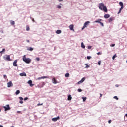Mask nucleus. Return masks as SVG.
Here are the masks:
<instances>
[{"label":"nucleus","mask_w":127,"mask_h":127,"mask_svg":"<svg viewBox=\"0 0 127 127\" xmlns=\"http://www.w3.org/2000/svg\"><path fill=\"white\" fill-rule=\"evenodd\" d=\"M99 9L101 10H104L105 12H108V9L107 7L104 5L103 3H101L99 4Z\"/></svg>","instance_id":"1"},{"label":"nucleus","mask_w":127,"mask_h":127,"mask_svg":"<svg viewBox=\"0 0 127 127\" xmlns=\"http://www.w3.org/2000/svg\"><path fill=\"white\" fill-rule=\"evenodd\" d=\"M23 61H24V62L26 63H29L31 62V60H30L29 58H26L25 55H24L23 57Z\"/></svg>","instance_id":"2"},{"label":"nucleus","mask_w":127,"mask_h":127,"mask_svg":"<svg viewBox=\"0 0 127 127\" xmlns=\"http://www.w3.org/2000/svg\"><path fill=\"white\" fill-rule=\"evenodd\" d=\"M120 6H121L119 9V11L117 13L118 14H120V13L122 11V10L124 8V4L122 2H119Z\"/></svg>","instance_id":"3"},{"label":"nucleus","mask_w":127,"mask_h":127,"mask_svg":"<svg viewBox=\"0 0 127 127\" xmlns=\"http://www.w3.org/2000/svg\"><path fill=\"white\" fill-rule=\"evenodd\" d=\"M89 23H90V21L85 22V23L84 24L83 27L82 28V30H83V29H84L85 28H86V27H88Z\"/></svg>","instance_id":"4"},{"label":"nucleus","mask_w":127,"mask_h":127,"mask_svg":"<svg viewBox=\"0 0 127 127\" xmlns=\"http://www.w3.org/2000/svg\"><path fill=\"white\" fill-rule=\"evenodd\" d=\"M45 85V82H41L38 85V88H43V86Z\"/></svg>","instance_id":"5"},{"label":"nucleus","mask_w":127,"mask_h":127,"mask_svg":"<svg viewBox=\"0 0 127 127\" xmlns=\"http://www.w3.org/2000/svg\"><path fill=\"white\" fill-rule=\"evenodd\" d=\"M3 108H4L5 111L10 110V107H9V105H6L5 106H3Z\"/></svg>","instance_id":"6"},{"label":"nucleus","mask_w":127,"mask_h":127,"mask_svg":"<svg viewBox=\"0 0 127 127\" xmlns=\"http://www.w3.org/2000/svg\"><path fill=\"white\" fill-rule=\"evenodd\" d=\"M5 60L6 61H11V60L10 59V55H6Z\"/></svg>","instance_id":"7"},{"label":"nucleus","mask_w":127,"mask_h":127,"mask_svg":"<svg viewBox=\"0 0 127 127\" xmlns=\"http://www.w3.org/2000/svg\"><path fill=\"white\" fill-rule=\"evenodd\" d=\"M13 86V84L12 83V82L9 81L7 83V87L10 88V87H12Z\"/></svg>","instance_id":"8"},{"label":"nucleus","mask_w":127,"mask_h":127,"mask_svg":"<svg viewBox=\"0 0 127 127\" xmlns=\"http://www.w3.org/2000/svg\"><path fill=\"white\" fill-rule=\"evenodd\" d=\"M17 60H15L13 63V65L14 66V67H17Z\"/></svg>","instance_id":"9"},{"label":"nucleus","mask_w":127,"mask_h":127,"mask_svg":"<svg viewBox=\"0 0 127 127\" xmlns=\"http://www.w3.org/2000/svg\"><path fill=\"white\" fill-rule=\"evenodd\" d=\"M59 119H60V118L58 116L57 117L52 118V121L53 122H56V121H57V120H59Z\"/></svg>","instance_id":"10"},{"label":"nucleus","mask_w":127,"mask_h":127,"mask_svg":"<svg viewBox=\"0 0 127 127\" xmlns=\"http://www.w3.org/2000/svg\"><path fill=\"white\" fill-rule=\"evenodd\" d=\"M69 28L70 29V30H73V31H74L75 30H74V25L71 24L69 26Z\"/></svg>","instance_id":"11"},{"label":"nucleus","mask_w":127,"mask_h":127,"mask_svg":"<svg viewBox=\"0 0 127 127\" xmlns=\"http://www.w3.org/2000/svg\"><path fill=\"white\" fill-rule=\"evenodd\" d=\"M42 79H48V76H42L41 77H38V80H41Z\"/></svg>","instance_id":"12"},{"label":"nucleus","mask_w":127,"mask_h":127,"mask_svg":"<svg viewBox=\"0 0 127 127\" xmlns=\"http://www.w3.org/2000/svg\"><path fill=\"white\" fill-rule=\"evenodd\" d=\"M52 83L53 84H57V81L56 80V79L55 78H53L52 79Z\"/></svg>","instance_id":"13"},{"label":"nucleus","mask_w":127,"mask_h":127,"mask_svg":"<svg viewBox=\"0 0 127 127\" xmlns=\"http://www.w3.org/2000/svg\"><path fill=\"white\" fill-rule=\"evenodd\" d=\"M20 76H21V77H26V73H25V72L20 73Z\"/></svg>","instance_id":"14"},{"label":"nucleus","mask_w":127,"mask_h":127,"mask_svg":"<svg viewBox=\"0 0 127 127\" xmlns=\"http://www.w3.org/2000/svg\"><path fill=\"white\" fill-rule=\"evenodd\" d=\"M104 18L108 19L110 17V15L109 14H106L104 15Z\"/></svg>","instance_id":"15"},{"label":"nucleus","mask_w":127,"mask_h":127,"mask_svg":"<svg viewBox=\"0 0 127 127\" xmlns=\"http://www.w3.org/2000/svg\"><path fill=\"white\" fill-rule=\"evenodd\" d=\"M28 84H29V85H30V87H32V81L29 80L28 81Z\"/></svg>","instance_id":"16"},{"label":"nucleus","mask_w":127,"mask_h":127,"mask_svg":"<svg viewBox=\"0 0 127 127\" xmlns=\"http://www.w3.org/2000/svg\"><path fill=\"white\" fill-rule=\"evenodd\" d=\"M67 100L68 101H71V100H72V96H71V95L68 96Z\"/></svg>","instance_id":"17"},{"label":"nucleus","mask_w":127,"mask_h":127,"mask_svg":"<svg viewBox=\"0 0 127 127\" xmlns=\"http://www.w3.org/2000/svg\"><path fill=\"white\" fill-rule=\"evenodd\" d=\"M57 34H60L61 33V31L60 30H58L56 31Z\"/></svg>","instance_id":"18"},{"label":"nucleus","mask_w":127,"mask_h":127,"mask_svg":"<svg viewBox=\"0 0 127 127\" xmlns=\"http://www.w3.org/2000/svg\"><path fill=\"white\" fill-rule=\"evenodd\" d=\"M81 47L82 48H85L86 46H85V45H84V43H81Z\"/></svg>","instance_id":"19"},{"label":"nucleus","mask_w":127,"mask_h":127,"mask_svg":"<svg viewBox=\"0 0 127 127\" xmlns=\"http://www.w3.org/2000/svg\"><path fill=\"white\" fill-rule=\"evenodd\" d=\"M69 76H70V74L69 73H67L65 74V77H66V78L69 77Z\"/></svg>","instance_id":"20"},{"label":"nucleus","mask_w":127,"mask_h":127,"mask_svg":"<svg viewBox=\"0 0 127 127\" xmlns=\"http://www.w3.org/2000/svg\"><path fill=\"white\" fill-rule=\"evenodd\" d=\"M10 23L11 25H14V24H15V22H14V21H11Z\"/></svg>","instance_id":"21"},{"label":"nucleus","mask_w":127,"mask_h":127,"mask_svg":"<svg viewBox=\"0 0 127 127\" xmlns=\"http://www.w3.org/2000/svg\"><path fill=\"white\" fill-rule=\"evenodd\" d=\"M20 93V91H19V90H17L15 92L16 95H18Z\"/></svg>","instance_id":"22"},{"label":"nucleus","mask_w":127,"mask_h":127,"mask_svg":"<svg viewBox=\"0 0 127 127\" xmlns=\"http://www.w3.org/2000/svg\"><path fill=\"white\" fill-rule=\"evenodd\" d=\"M101 21H102V19H98V20H96L95 22L100 23V22H101Z\"/></svg>","instance_id":"23"},{"label":"nucleus","mask_w":127,"mask_h":127,"mask_svg":"<svg viewBox=\"0 0 127 127\" xmlns=\"http://www.w3.org/2000/svg\"><path fill=\"white\" fill-rule=\"evenodd\" d=\"M109 22H112L113 21V18L110 17L108 20Z\"/></svg>","instance_id":"24"},{"label":"nucleus","mask_w":127,"mask_h":127,"mask_svg":"<svg viewBox=\"0 0 127 127\" xmlns=\"http://www.w3.org/2000/svg\"><path fill=\"white\" fill-rule=\"evenodd\" d=\"M85 80H86V78H85V77H83V78H82L81 79V80L80 81H81V82L82 83H83V82H84V81H85Z\"/></svg>","instance_id":"25"},{"label":"nucleus","mask_w":127,"mask_h":127,"mask_svg":"<svg viewBox=\"0 0 127 127\" xmlns=\"http://www.w3.org/2000/svg\"><path fill=\"white\" fill-rule=\"evenodd\" d=\"M116 57H117V55L115 54L114 56H113V57H112L113 60H114V59H115V58H116Z\"/></svg>","instance_id":"26"},{"label":"nucleus","mask_w":127,"mask_h":127,"mask_svg":"<svg viewBox=\"0 0 127 127\" xmlns=\"http://www.w3.org/2000/svg\"><path fill=\"white\" fill-rule=\"evenodd\" d=\"M85 65H86L85 68H90V66L88 65V64H85Z\"/></svg>","instance_id":"27"},{"label":"nucleus","mask_w":127,"mask_h":127,"mask_svg":"<svg viewBox=\"0 0 127 127\" xmlns=\"http://www.w3.org/2000/svg\"><path fill=\"white\" fill-rule=\"evenodd\" d=\"M83 102H85L86 100H87V97H82Z\"/></svg>","instance_id":"28"},{"label":"nucleus","mask_w":127,"mask_h":127,"mask_svg":"<svg viewBox=\"0 0 127 127\" xmlns=\"http://www.w3.org/2000/svg\"><path fill=\"white\" fill-rule=\"evenodd\" d=\"M28 50H30V51H32V48H31V47L28 48Z\"/></svg>","instance_id":"29"},{"label":"nucleus","mask_w":127,"mask_h":127,"mask_svg":"<svg viewBox=\"0 0 127 127\" xmlns=\"http://www.w3.org/2000/svg\"><path fill=\"white\" fill-rule=\"evenodd\" d=\"M57 8H58L59 9H60V8H61V6L58 5V6H57Z\"/></svg>","instance_id":"30"},{"label":"nucleus","mask_w":127,"mask_h":127,"mask_svg":"<svg viewBox=\"0 0 127 127\" xmlns=\"http://www.w3.org/2000/svg\"><path fill=\"white\" fill-rule=\"evenodd\" d=\"M113 98H114V99H115L116 100H119V98H118L117 96H114Z\"/></svg>","instance_id":"31"},{"label":"nucleus","mask_w":127,"mask_h":127,"mask_svg":"<svg viewBox=\"0 0 127 127\" xmlns=\"http://www.w3.org/2000/svg\"><path fill=\"white\" fill-rule=\"evenodd\" d=\"M91 58H92V57H91V56H87V59H88V60L91 59Z\"/></svg>","instance_id":"32"},{"label":"nucleus","mask_w":127,"mask_h":127,"mask_svg":"<svg viewBox=\"0 0 127 127\" xmlns=\"http://www.w3.org/2000/svg\"><path fill=\"white\" fill-rule=\"evenodd\" d=\"M29 29H30L29 27L27 26L26 27V30H27V31H28L29 30Z\"/></svg>","instance_id":"33"},{"label":"nucleus","mask_w":127,"mask_h":127,"mask_svg":"<svg viewBox=\"0 0 127 127\" xmlns=\"http://www.w3.org/2000/svg\"><path fill=\"white\" fill-rule=\"evenodd\" d=\"M99 23L101 26H104V23H103L102 22H100Z\"/></svg>","instance_id":"34"},{"label":"nucleus","mask_w":127,"mask_h":127,"mask_svg":"<svg viewBox=\"0 0 127 127\" xmlns=\"http://www.w3.org/2000/svg\"><path fill=\"white\" fill-rule=\"evenodd\" d=\"M98 65H99V66L101 65V61H99L98 63Z\"/></svg>","instance_id":"35"},{"label":"nucleus","mask_w":127,"mask_h":127,"mask_svg":"<svg viewBox=\"0 0 127 127\" xmlns=\"http://www.w3.org/2000/svg\"><path fill=\"white\" fill-rule=\"evenodd\" d=\"M42 105H43V103H41V104L38 103V104H37V106H42Z\"/></svg>","instance_id":"36"},{"label":"nucleus","mask_w":127,"mask_h":127,"mask_svg":"<svg viewBox=\"0 0 127 127\" xmlns=\"http://www.w3.org/2000/svg\"><path fill=\"white\" fill-rule=\"evenodd\" d=\"M5 52V49L4 48L2 49V51H1V52H2H2Z\"/></svg>","instance_id":"37"},{"label":"nucleus","mask_w":127,"mask_h":127,"mask_svg":"<svg viewBox=\"0 0 127 127\" xmlns=\"http://www.w3.org/2000/svg\"><path fill=\"white\" fill-rule=\"evenodd\" d=\"M3 77H4V79H6V78H7V76H6V75H4Z\"/></svg>","instance_id":"38"},{"label":"nucleus","mask_w":127,"mask_h":127,"mask_svg":"<svg viewBox=\"0 0 127 127\" xmlns=\"http://www.w3.org/2000/svg\"><path fill=\"white\" fill-rule=\"evenodd\" d=\"M19 99L21 100V101H22V100H23V98H22V97H19Z\"/></svg>","instance_id":"39"},{"label":"nucleus","mask_w":127,"mask_h":127,"mask_svg":"<svg viewBox=\"0 0 127 127\" xmlns=\"http://www.w3.org/2000/svg\"><path fill=\"white\" fill-rule=\"evenodd\" d=\"M36 60H37V61H39V60H40V59H39V58H36Z\"/></svg>","instance_id":"40"},{"label":"nucleus","mask_w":127,"mask_h":127,"mask_svg":"<svg viewBox=\"0 0 127 127\" xmlns=\"http://www.w3.org/2000/svg\"><path fill=\"white\" fill-rule=\"evenodd\" d=\"M78 92H82V89H78Z\"/></svg>","instance_id":"41"},{"label":"nucleus","mask_w":127,"mask_h":127,"mask_svg":"<svg viewBox=\"0 0 127 127\" xmlns=\"http://www.w3.org/2000/svg\"><path fill=\"white\" fill-rule=\"evenodd\" d=\"M24 101H26L27 100H28V97H25L24 99Z\"/></svg>","instance_id":"42"},{"label":"nucleus","mask_w":127,"mask_h":127,"mask_svg":"<svg viewBox=\"0 0 127 127\" xmlns=\"http://www.w3.org/2000/svg\"><path fill=\"white\" fill-rule=\"evenodd\" d=\"M20 104H23V101L22 100H21L19 101Z\"/></svg>","instance_id":"43"},{"label":"nucleus","mask_w":127,"mask_h":127,"mask_svg":"<svg viewBox=\"0 0 127 127\" xmlns=\"http://www.w3.org/2000/svg\"><path fill=\"white\" fill-rule=\"evenodd\" d=\"M82 82H81V81H79L77 84H78V85H80V84H82Z\"/></svg>","instance_id":"44"},{"label":"nucleus","mask_w":127,"mask_h":127,"mask_svg":"<svg viewBox=\"0 0 127 127\" xmlns=\"http://www.w3.org/2000/svg\"><path fill=\"white\" fill-rule=\"evenodd\" d=\"M108 123H109V124H111V123H112V120H109L108 121Z\"/></svg>","instance_id":"45"},{"label":"nucleus","mask_w":127,"mask_h":127,"mask_svg":"<svg viewBox=\"0 0 127 127\" xmlns=\"http://www.w3.org/2000/svg\"><path fill=\"white\" fill-rule=\"evenodd\" d=\"M88 49H91V48H92V47L91 46H89L88 47Z\"/></svg>","instance_id":"46"},{"label":"nucleus","mask_w":127,"mask_h":127,"mask_svg":"<svg viewBox=\"0 0 127 127\" xmlns=\"http://www.w3.org/2000/svg\"><path fill=\"white\" fill-rule=\"evenodd\" d=\"M101 54H102V53H101V52L97 53V55H101Z\"/></svg>","instance_id":"47"},{"label":"nucleus","mask_w":127,"mask_h":127,"mask_svg":"<svg viewBox=\"0 0 127 127\" xmlns=\"http://www.w3.org/2000/svg\"><path fill=\"white\" fill-rule=\"evenodd\" d=\"M111 46L112 47H114V46H115V44H112L111 45Z\"/></svg>","instance_id":"48"},{"label":"nucleus","mask_w":127,"mask_h":127,"mask_svg":"<svg viewBox=\"0 0 127 127\" xmlns=\"http://www.w3.org/2000/svg\"><path fill=\"white\" fill-rule=\"evenodd\" d=\"M100 97L103 96V94H102L101 93L100 94Z\"/></svg>","instance_id":"49"},{"label":"nucleus","mask_w":127,"mask_h":127,"mask_svg":"<svg viewBox=\"0 0 127 127\" xmlns=\"http://www.w3.org/2000/svg\"><path fill=\"white\" fill-rule=\"evenodd\" d=\"M27 42H29V40H27Z\"/></svg>","instance_id":"50"},{"label":"nucleus","mask_w":127,"mask_h":127,"mask_svg":"<svg viewBox=\"0 0 127 127\" xmlns=\"http://www.w3.org/2000/svg\"><path fill=\"white\" fill-rule=\"evenodd\" d=\"M0 127H3L2 125H0Z\"/></svg>","instance_id":"51"},{"label":"nucleus","mask_w":127,"mask_h":127,"mask_svg":"<svg viewBox=\"0 0 127 127\" xmlns=\"http://www.w3.org/2000/svg\"><path fill=\"white\" fill-rule=\"evenodd\" d=\"M60 1H63V0H59Z\"/></svg>","instance_id":"52"},{"label":"nucleus","mask_w":127,"mask_h":127,"mask_svg":"<svg viewBox=\"0 0 127 127\" xmlns=\"http://www.w3.org/2000/svg\"><path fill=\"white\" fill-rule=\"evenodd\" d=\"M17 113H20V111H17Z\"/></svg>","instance_id":"53"},{"label":"nucleus","mask_w":127,"mask_h":127,"mask_svg":"<svg viewBox=\"0 0 127 127\" xmlns=\"http://www.w3.org/2000/svg\"><path fill=\"white\" fill-rule=\"evenodd\" d=\"M125 116H126V117H127V114H126L125 115Z\"/></svg>","instance_id":"54"},{"label":"nucleus","mask_w":127,"mask_h":127,"mask_svg":"<svg viewBox=\"0 0 127 127\" xmlns=\"http://www.w3.org/2000/svg\"><path fill=\"white\" fill-rule=\"evenodd\" d=\"M0 112H1V109L0 108Z\"/></svg>","instance_id":"55"},{"label":"nucleus","mask_w":127,"mask_h":127,"mask_svg":"<svg viewBox=\"0 0 127 127\" xmlns=\"http://www.w3.org/2000/svg\"><path fill=\"white\" fill-rule=\"evenodd\" d=\"M60 5H62V4L60 3Z\"/></svg>","instance_id":"56"},{"label":"nucleus","mask_w":127,"mask_h":127,"mask_svg":"<svg viewBox=\"0 0 127 127\" xmlns=\"http://www.w3.org/2000/svg\"><path fill=\"white\" fill-rule=\"evenodd\" d=\"M32 21H34V19H32Z\"/></svg>","instance_id":"57"},{"label":"nucleus","mask_w":127,"mask_h":127,"mask_svg":"<svg viewBox=\"0 0 127 127\" xmlns=\"http://www.w3.org/2000/svg\"><path fill=\"white\" fill-rule=\"evenodd\" d=\"M0 53H2V52H1V51H0Z\"/></svg>","instance_id":"58"},{"label":"nucleus","mask_w":127,"mask_h":127,"mask_svg":"<svg viewBox=\"0 0 127 127\" xmlns=\"http://www.w3.org/2000/svg\"><path fill=\"white\" fill-rule=\"evenodd\" d=\"M11 127H14V126H12Z\"/></svg>","instance_id":"59"},{"label":"nucleus","mask_w":127,"mask_h":127,"mask_svg":"<svg viewBox=\"0 0 127 127\" xmlns=\"http://www.w3.org/2000/svg\"><path fill=\"white\" fill-rule=\"evenodd\" d=\"M32 86H33V84H32Z\"/></svg>","instance_id":"60"}]
</instances>
